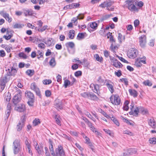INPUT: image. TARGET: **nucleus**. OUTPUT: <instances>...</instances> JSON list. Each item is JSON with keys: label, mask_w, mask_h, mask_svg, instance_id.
Segmentation results:
<instances>
[{"label": "nucleus", "mask_w": 156, "mask_h": 156, "mask_svg": "<svg viewBox=\"0 0 156 156\" xmlns=\"http://www.w3.org/2000/svg\"><path fill=\"white\" fill-rule=\"evenodd\" d=\"M110 100L111 103L114 105H122L120 98L117 94L112 95L110 98Z\"/></svg>", "instance_id": "nucleus-1"}, {"label": "nucleus", "mask_w": 156, "mask_h": 156, "mask_svg": "<svg viewBox=\"0 0 156 156\" xmlns=\"http://www.w3.org/2000/svg\"><path fill=\"white\" fill-rule=\"evenodd\" d=\"M52 156H65V152L63 147L61 144L59 145L58 147L55 149L54 154H53Z\"/></svg>", "instance_id": "nucleus-2"}, {"label": "nucleus", "mask_w": 156, "mask_h": 156, "mask_svg": "<svg viewBox=\"0 0 156 156\" xmlns=\"http://www.w3.org/2000/svg\"><path fill=\"white\" fill-rule=\"evenodd\" d=\"M138 53V51L136 49L132 48L128 51L127 55L129 58H134L137 56Z\"/></svg>", "instance_id": "nucleus-3"}, {"label": "nucleus", "mask_w": 156, "mask_h": 156, "mask_svg": "<svg viewBox=\"0 0 156 156\" xmlns=\"http://www.w3.org/2000/svg\"><path fill=\"white\" fill-rule=\"evenodd\" d=\"M13 152L14 154H17L20 150V142L18 140H16L13 143Z\"/></svg>", "instance_id": "nucleus-4"}, {"label": "nucleus", "mask_w": 156, "mask_h": 156, "mask_svg": "<svg viewBox=\"0 0 156 156\" xmlns=\"http://www.w3.org/2000/svg\"><path fill=\"white\" fill-rule=\"evenodd\" d=\"M30 88L35 92L37 95L41 98V95L39 88L37 87L35 83H32L30 85Z\"/></svg>", "instance_id": "nucleus-5"}, {"label": "nucleus", "mask_w": 156, "mask_h": 156, "mask_svg": "<svg viewBox=\"0 0 156 156\" xmlns=\"http://www.w3.org/2000/svg\"><path fill=\"white\" fill-rule=\"evenodd\" d=\"M139 40L140 46L142 48H144L146 43V36L144 35H142L139 37Z\"/></svg>", "instance_id": "nucleus-6"}, {"label": "nucleus", "mask_w": 156, "mask_h": 156, "mask_svg": "<svg viewBox=\"0 0 156 156\" xmlns=\"http://www.w3.org/2000/svg\"><path fill=\"white\" fill-rule=\"evenodd\" d=\"M25 120V116H22L21 118V121H19L17 126V129L18 131H20L24 127Z\"/></svg>", "instance_id": "nucleus-7"}, {"label": "nucleus", "mask_w": 156, "mask_h": 156, "mask_svg": "<svg viewBox=\"0 0 156 156\" xmlns=\"http://www.w3.org/2000/svg\"><path fill=\"white\" fill-rule=\"evenodd\" d=\"M21 99V95L20 92H18L14 97L13 102L15 105H16L19 102Z\"/></svg>", "instance_id": "nucleus-8"}, {"label": "nucleus", "mask_w": 156, "mask_h": 156, "mask_svg": "<svg viewBox=\"0 0 156 156\" xmlns=\"http://www.w3.org/2000/svg\"><path fill=\"white\" fill-rule=\"evenodd\" d=\"M7 82V77L6 76L3 77L0 79V87L1 91H2L4 89Z\"/></svg>", "instance_id": "nucleus-9"}, {"label": "nucleus", "mask_w": 156, "mask_h": 156, "mask_svg": "<svg viewBox=\"0 0 156 156\" xmlns=\"http://www.w3.org/2000/svg\"><path fill=\"white\" fill-rule=\"evenodd\" d=\"M0 14L8 22L10 23L12 21V18L10 17L8 13H7L4 11H1L0 12Z\"/></svg>", "instance_id": "nucleus-10"}, {"label": "nucleus", "mask_w": 156, "mask_h": 156, "mask_svg": "<svg viewBox=\"0 0 156 156\" xmlns=\"http://www.w3.org/2000/svg\"><path fill=\"white\" fill-rule=\"evenodd\" d=\"M25 96L28 100H34V96L30 91L27 90L25 92Z\"/></svg>", "instance_id": "nucleus-11"}, {"label": "nucleus", "mask_w": 156, "mask_h": 156, "mask_svg": "<svg viewBox=\"0 0 156 156\" xmlns=\"http://www.w3.org/2000/svg\"><path fill=\"white\" fill-rule=\"evenodd\" d=\"M113 4V2H111L105 1L102 3L100 5L99 7L102 8H105V7L107 8H108L110 7Z\"/></svg>", "instance_id": "nucleus-12"}, {"label": "nucleus", "mask_w": 156, "mask_h": 156, "mask_svg": "<svg viewBox=\"0 0 156 156\" xmlns=\"http://www.w3.org/2000/svg\"><path fill=\"white\" fill-rule=\"evenodd\" d=\"M10 71L7 72V76H14L17 72V69L12 66L10 67Z\"/></svg>", "instance_id": "nucleus-13"}, {"label": "nucleus", "mask_w": 156, "mask_h": 156, "mask_svg": "<svg viewBox=\"0 0 156 156\" xmlns=\"http://www.w3.org/2000/svg\"><path fill=\"white\" fill-rule=\"evenodd\" d=\"M148 123L152 128L156 129V122L153 118L151 117L148 119Z\"/></svg>", "instance_id": "nucleus-14"}, {"label": "nucleus", "mask_w": 156, "mask_h": 156, "mask_svg": "<svg viewBox=\"0 0 156 156\" xmlns=\"http://www.w3.org/2000/svg\"><path fill=\"white\" fill-rule=\"evenodd\" d=\"M55 107L58 109H61L62 108L63 105L61 101L57 100L55 101Z\"/></svg>", "instance_id": "nucleus-15"}, {"label": "nucleus", "mask_w": 156, "mask_h": 156, "mask_svg": "<svg viewBox=\"0 0 156 156\" xmlns=\"http://www.w3.org/2000/svg\"><path fill=\"white\" fill-rule=\"evenodd\" d=\"M15 108L19 112H23L25 109V106L24 104H20L16 106Z\"/></svg>", "instance_id": "nucleus-16"}, {"label": "nucleus", "mask_w": 156, "mask_h": 156, "mask_svg": "<svg viewBox=\"0 0 156 156\" xmlns=\"http://www.w3.org/2000/svg\"><path fill=\"white\" fill-rule=\"evenodd\" d=\"M130 106H131V108H130V109L131 111H133V116H137L138 115L139 112V109L138 107H136V109L134 110L133 108H134V105H131Z\"/></svg>", "instance_id": "nucleus-17"}, {"label": "nucleus", "mask_w": 156, "mask_h": 156, "mask_svg": "<svg viewBox=\"0 0 156 156\" xmlns=\"http://www.w3.org/2000/svg\"><path fill=\"white\" fill-rule=\"evenodd\" d=\"M112 65L117 68H122L123 66L117 60H115V61L113 63Z\"/></svg>", "instance_id": "nucleus-18"}, {"label": "nucleus", "mask_w": 156, "mask_h": 156, "mask_svg": "<svg viewBox=\"0 0 156 156\" xmlns=\"http://www.w3.org/2000/svg\"><path fill=\"white\" fill-rule=\"evenodd\" d=\"M129 92L130 94L133 96L134 98H136L137 96L138 93L137 91L135 90L129 89Z\"/></svg>", "instance_id": "nucleus-19"}, {"label": "nucleus", "mask_w": 156, "mask_h": 156, "mask_svg": "<svg viewBox=\"0 0 156 156\" xmlns=\"http://www.w3.org/2000/svg\"><path fill=\"white\" fill-rule=\"evenodd\" d=\"M106 85L111 93L112 94L113 93L114 91V90L113 88V85L110 83L108 82L106 83Z\"/></svg>", "instance_id": "nucleus-20"}, {"label": "nucleus", "mask_w": 156, "mask_h": 156, "mask_svg": "<svg viewBox=\"0 0 156 156\" xmlns=\"http://www.w3.org/2000/svg\"><path fill=\"white\" fill-rule=\"evenodd\" d=\"M89 99L92 100H97L98 98L93 93L90 92Z\"/></svg>", "instance_id": "nucleus-21"}, {"label": "nucleus", "mask_w": 156, "mask_h": 156, "mask_svg": "<svg viewBox=\"0 0 156 156\" xmlns=\"http://www.w3.org/2000/svg\"><path fill=\"white\" fill-rule=\"evenodd\" d=\"M88 25L91 28L94 29V30H96L98 25V24L97 23L95 22H93L91 23H89Z\"/></svg>", "instance_id": "nucleus-22"}, {"label": "nucleus", "mask_w": 156, "mask_h": 156, "mask_svg": "<svg viewBox=\"0 0 156 156\" xmlns=\"http://www.w3.org/2000/svg\"><path fill=\"white\" fill-rule=\"evenodd\" d=\"M128 152V154L130 155H132L133 154H136L137 153V151L134 148H129L127 150Z\"/></svg>", "instance_id": "nucleus-23"}, {"label": "nucleus", "mask_w": 156, "mask_h": 156, "mask_svg": "<svg viewBox=\"0 0 156 156\" xmlns=\"http://www.w3.org/2000/svg\"><path fill=\"white\" fill-rule=\"evenodd\" d=\"M5 100L7 101V103H9L11 98V94L9 93H8L6 94H5Z\"/></svg>", "instance_id": "nucleus-24"}, {"label": "nucleus", "mask_w": 156, "mask_h": 156, "mask_svg": "<svg viewBox=\"0 0 156 156\" xmlns=\"http://www.w3.org/2000/svg\"><path fill=\"white\" fill-rule=\"evenodd\" d=\"M129 10L131 12L133 11H138V9L136 7L134 4L128 7Z\"/></svg>", "instance_id": "nucleus-25"}, {"label": "nucleus", "mask_w": 156, "mask_h": 156, "mask_svg": "<svg viewBox=\"0 0 156 156\" xmlns=\"http://www.w3.org/2000/svg\"><path fill=\"white\" fill-rule=\"evenodd\" d=\"M75 31L74 30H70L69 33V37L70 39H73L74 37Z\"/></svg>", "instance_id": "nucleus-26"}, {"label": "nucleus", "mask_w": 156, "mask_h": 156, "mask_svg": "<svg viewBox=\"0 0 156 156\" xmlns=\"http://www.w3.org/2000/svg\"><path fill=\"white\" fill-rule=\"evenodd\" d=\"M52 38H49L48 39L47 41L46 42H44V43L47 45L48 46H50L52 45Z\"/></svg>", "instance_id": "nucleus-27"}, {"label": "nucleus", "mask_w": 156, "mask_h": 156, "mask_svg": "<svg viewBox=\"0 0 156 156\" xmlns=\"http://www.w3.org/2000/svg\"><path fill=\"white\" fill-rule=\"evenodd\" d=\"M66 46L67 47H69L71 48H73L74 47V44L72 42H68L66 44Z\"/></svg>", "instance_id": "nucleus-28"}, {"label": "nucleus", "mask_w": 156, "mask_h": 156, "mask_svg": "<svg viewBox=\"0 0 156 156\" xmlns=\"http://www.w3.org/2000/svg\"><path fill=\"white\" fill-rule=\"evenodd\" d=\"M24 25L23 24L16 23L13 25V28L14 29L21 28L24 27Z\"/></svg>", "instance_id": "nucleus-29"}, {"label": "nucleus", "mask_w": 156, "mask_h": 156, "mask_svg": "<svg viewBox=\"0 0 156 156\" xmlns=\"http://www.w3.org/2000/svg\"><path fill=\"white\" fill-rule=\"evenodd\" d=\"M143 84L145 86H147L149 87L151 86L152 85L151 82L149 80H147L144 81L143 82Z\"/></svg>", "instance_id": "nucleus-30"}, {"label": "nucleus", "mask_w": 156, "mask_h": 156, "mask_svg": "<svg viewBox=\"0 0 156 156\" xmlns=\"http://www.w3.org/2000/svg\"><path fill=\"white\" fill-rule=\"evenodd\" d=\"M94 86V92L96 93H97L98 95H99V94L98 92V90L99 89V86L98 84H93Z\"/></svg>", "instance_id": "nucleus-31"}, {"label": "nucleus", "mask_w": 156, "mask_h": 156, "mask_svg": "<svg viewBox=\"0 0 156 156\" xmlns=\"http://www.w3.org/2000/svg\"><path fill=\"white\" fill-rule=\"evenodd\" d=\"M40 121L39 119H35L33 122V125L35 126L40 123Z\"/></svg>", "instance_id": "nucleus-32"}, {"label": "nucleus", "mask_w": 156, "mask_h": 156, "mask_svg": "<svg viewBox=\"0 0 156 156\" xmlns=\"http://www.w3.org/2000/svg\"><path fill=\"white\" fill-rule=\"evenodd\" d=\"M94 57L95 58L96 60L100 62H101L103 60L102 58L101 57L100 58L99 55L98 54H96L94 55Z\"/></svg>", "instance_id": "nucleus-33"}, {"label": "nucleus", "mask_w": 156, "mask_h": 156, "mask_svg": "<svg viewBox=\"0 0 156 156\" xmlns=\"http://www.w3.org/2000/svg\"><path fill=\"white\" fill-rule=\"evenodd\" d=\"M149 141L151 144H156V137H153L150 138Z\"/></svg>", "instance_id": "nucleus-34"}, {"label": "nucleus", "mask_w": 156, "mask_h": 156, "mask_svg": "<svg viewBox=\"0 0 156 156\" xmlns=\"http://www.w3.org/2000/svg\"><path fill=\"white\" fill-rule=\"evenodd\" d=\"M50 65L52 67H54L55 65V62L54 58H52L49 62Z\"/></svg>", "instance_id": "nucleus-35"}, {"label": "nucleus", "mask_w": 156, "mask_h": 156, "mask_svg": "<svg viewBox=\"0 0 156 156\" xmlns=\"http://www.w3.org/2000/svg\"><path fill=\"white\" fill-rule=\"evenodd\" d=\"M43 83L44 85H48L51 83L52 82V81L50 79H45L43 81Z\"/></svg>", "instance_id": "nucleus-36"}, {"label": "nucleus", "mask_w": 156, "mask_h": 156, "mask_svg": "<svg viewBox=\"0 0 156 156\" xmlns=\"http://www.w3.org/2000/svg\"><path fill=\"white\" fill-rule=\"evenodd\" d=\"M90 94V92H83V93H82L81 94V95L84 98H89V94Z\"/></svg>", "instance_id": "nucleus-37"}, {"label": "nucleus", "mask_w": 156, "mask_h": 156, "mask_svg": "<svg viewBox=\"0 0 156 156\" xmlns=\"http://www.w3.org/2000/svg\"><path fill=\"white\" fill-rule=\"evenodd\" d=\"M97 81L100 83L101 85H103L104 83V80L102 78L101 76H99L97 80Z\"/></svg>", "instance_id": "nucleus-38"}, {"label": "nucleus", "mask_w": 156, "mask_h": 156, "mask_svg": "<svg viewBox=\"0 0 156 156\" xmlns=\"http://www.w3.org/2000/svg\"><path fill=\"white\" fill-rule=\"evenodd\" d=\"M48 27L47 25L44 26L41 28H37V30L39 32H42L44 31Z\"/></svg>", "instance_id": "nucleus-39"}, {"label": "nucleus", "mask_w": 156, "mask_h": 156, "mask_svg": "<svg viewBox=\"0 0 156 156\" xmlns=\"http://www.w3.org/2000/svg\"><path fill=\"white\" fill-rule=\"evenodd\" d=\"M19 56L20 58L23 59H26L28 57L26 54L22 52H21L19 54Z\"/></svg>", "instance_id": "nucleus-40"}, {"label": "nucleus", "mask_w": 156, "mask_h": 156, "mask_svg": "<svg viewBox=\"0 0 156 156\" xmlns=\"http://www.w3.org/2000/svg\"><path fill=\"white\" fill-rule=\"evenodd\" d=\"M134 1L133 0H128L126 1V4L128 5V7L133 4Z\"/></svg>", "instance_id": "nucleus-41"}, {"label": "nucleus", "mask_w": 156, "mask_h": 156, "mask_svg": "<svg viewBox=\"0 0 156 156\" xmlns=\"http://www.w3.org/2000/svg\"><path fill=\"white\" fill-rule=\"evenodd\" d=\"M34 70L31 69H28L26 71V73L29 76H32L33 75Z\"/></svg>", "instance_id": "nucleus-42"}, {"label": "nucleus", "mask_w": 156, "mask_h": 156, "mask_svg": "<svg viewBox=\"0 0 156 156\" xmlns=\"http://www.w3.org/2000/svg\"><path fill=\"white\" fill-rule=\"evenodd\" d=\"M71 82L68 80H66L64 82V86L65 88H66L67 86L71 84Z\"/></svg>", "instance_id": "nucleus-43"}, {"label": "nucleus", "mask_w": 156, "mask_h": 156, "mask_svg": "<svg viewBox=\"0 0 156 156\" xmlns=\"http://www.w3.org/2000/svg\"><path fill=\"white\" fill-rule=\"evenodd\" d=\"M111 119L112 121L117 126H119V123L118 121L114 117H112L111 118Z\"/></svg>", "instance_id": "nucleus-44"}, {"label": "nucleus", "mask_w": 156, "mask_h": 156, "mask_svg": "<svg viewBox=\"0 0 156 156\" xmlns=\"http://www.w3.org/2000/svg\"><path fill=\"white\" fill-rule=\"evenodd\" d=\"M77 37L79 40L83 39L84 37V34L83 33H79L77 35Z\"/></svg>", "instance_id": "nucleus-45"}, {"label": "nucleus", "mask_w": 156, "mask_h": 156, "mask_svg": "<svg viewBox=\"0 0 156 156\" xmlns=\"http://www.w3.org/2000/svg\"><path fill=\"white\" fill-rule=\"evenodd\" d=\"M100 112L106 118H110V116L108 115H107V114L104 111H103L102 109H101L100 110Z\"/></svg>", "instance_id": "nucleus-46"}, {"label": "nucleus", "mask_w": 156, "mask_h": 156, "mask_svg": "<svg viewBox=\"0 0 156 156\" xmlns=\"http://www.w3.org/2000/svg\"><path fill=\"white\" fill-rule=\"evenodd\" d=\"M103 130L106 133L109 134L111 136H113V134L112 133L111 131L107 129H104Z\"/></svg>", "instance_id": "nucleus-47"}, {"label": "nucleus", "mask_w": 156, "mask_h": 156, "mask_svg": "<svg viewBox=\"0 0 156 156\" xmlns=\"http://www.w3.org/2000/svg\"><path fill=\"white\" fill-rule=\"evenodd\" d=\"M120 80L121 82L124 83L126 85H128V82L126 78H122L120 79Z\"/></svg>", "instance_id": "nucleus-48"}, {"label": "nucleus", "mask_w": 156, "mask_h": 156, "mask_svg": "<svg viewBox=\"0 0 156 156\" xmlns=\"http://www.w3.org/2000/svg\"><path fill=\"white\" fill-rule=\"evenodd\" d=\"M35 148L36 150L37 151L38 153L39 154H42V151L40 149L39 147L37 144H36Z\"/></svg>", "instance_id": "nucleus-49"}, {"label": "nucleus", "mask_w": 156, "mask_h": 156, "mask_svg": "<svg viewBox=\"0 0 156 156\" xmlns=\"http://www.w3.org/2000/svg\"><path fill=\"white\" fill-rule=\"evenodd\" d=\"M49 149L51 153V155H52L53 154H54L55 151L53 148V145L49 146Z\"/></svg>", "instance_id": "nucleus-50"}, {"label": "nucleus", "mask_w": 156, "mask_h": 156, "mask_svg": "<svg viewBox=\"0 0 156 156\" xmlns=\"http://www.w3.org/2000/svg\"><path fill=\"white\" fill-rule=\"evenodd\" d=\"M142 65V64L139 61V59H137L135 62V65L137 67H140Z\"/></svg>", "instance_id": "nucleus-51"}, {"label": "nucleus", "mask_w": 156, "mask_h": 156, "mask_svg": "<svg viewBox=\"0 0 156 156\" xmlns=\"http://www.w3.org/2000/svg\"><path fill=\"white\" fill-rule=\"evenodd\" d=\"M115 74L117 76L119 77L122 75V72L120 70H118L117 72L115 71Z\"/></svg>", "instance_id": "nucleus-52"}, {"label": "nucleus", "mask_w": 156, "mask_h": 156, "mask_svg": "<svg viewBox=\"0 0 156 156\" xmlns=\"http://www.w3.org/2000/svg\"><path fill=\"white\" fill-rule=\"evenodd\" d=\"M78 20V18L76 17H74L71 20L72 23H73L75 25H77V20Z\"/></svg>", "instance_id": "nucleus-53"}, {"label": "nucleus", "mask_w": 156, "mask_h": 156, "mask_svg": "<svg viewBox=\"0 0 156 156\" xmlns=\"http://www.w3.org/2000/svg\"><path fill=\"white\" fill-rule=\"evenodd\" d=\"M73 8L72 4H69L66 5L64 7L63 9H72Z\"/></svg>", "instance_id": "nucleus-54"}, {"label": "nucleus", "mask_w": 156, "mask_h": 156, "mask_svg": "<svg viewBox=\"0 0 156 156\" xmlns=\"http://www.w3.org/2000/svg\"><path fill=\"white\" fill-rule=\"evenodd\" d=\"M123 121L130 125L133 126V122H131L129 121L126 119L124 118Z\"/></svg>", "instance_id": "nucleus-55"}, {"label": "nucleus", "mask_w": 156, "mask_h": 156, "mask_svg": "<svg viewBox=\"0 0 156 156\" xmlns=\"http://www.w3.org/2000/svg\"><path fill=\"white\" fill-rule=\"evenodd\" d=\"M12 36V35L9 34L7 35H4L3 36V38H5L6 40H9Z\"/></svg>", "instance_id": "nucleus-56"}, {"label": "nucleus", "mask_w": 156, "mask_h": 156, "mask_svg": "<svg viewBox=\"0 0 156 156\" xmlns=\"http://www.w3.org/2000/svg\"><path fill=\"white\" fill-rule=\"evenodd\" d=\"M82 73L80 71H78L75 72L74 75L76 77L81 76L82 75Z\"/></svg>", "instance_id": "nucleus-57"}, {"label": "nucleus", "mask_w": 156, "mask_h": 156, "mask_svg": "<svg viewBox=\"0 0 156 156\" xmlns=\"http://www.w3.org/2000/svg\"><path fill=\"white\" fill-rule=\"evenodd\" d=\"M11 113V110H7L5 112V117L7 119Z\"/></svg>", "instance_id": "nucleus-58"}, {"label": "nucleus", "mask_w": 156, "mask_h": 156, "mask_svg": "<svg viewBox=\"0 0 156 156\" xmlns=\"http://www.w3.org/2000/svg\"><path fill=\"white\" fill-rule=\"evenodd\" d=\"M27 26L29 28H30L32 29H35L36 30H37V27H35L34 25H32V24L30 23H28L27 24Z\"/></svg>", "instance_id": "nucleus-59"}, {"label": "nucleus", "mask_w": 156, "mask_h": 156, "mask_svg": "<svg viewBox=\"0 0 156 156\" xmlns=\"http://www.w3.org/2000/svg\"><path fill=\"white\" fill-rule=\"evenodd\" d=\"M117 57H118L119 59L121 61L124 62L126 63H128V62L124 59L123 58L121 57H119L118 55L117 56Z\"/></svg>", "instance_id": "nucleus-60"}, {"label": "nucleus", "mask_w": 156, "mask_h": 156, "mask_svg": "<svg viewBox=\"0 0 156 156\" xmlns=\"http://www.w3.org/2000/svg\"><path fill=\"white\" fill-rule=\"evenodd\" d=\"M51 92L49 90H47L45 91V96L47 97H50L51 95Z\"/></svg>", "instance_id": "nucleus-61"}, {"label": "nucleus", "mask_w": 156, "mask_h": 156, "mask_svg": "<svg viewBox=\"0 0 156 156\" xmlns=\"http://www.w3.org/2000/svg\"><path fill=\"white\" fill-rule=\"evenodd\" d=\"M38 46L39 48L41 49H44L45 48V46L44 44L43 43H41L38 44Z\"/></svg>", "instance_id": "nucleus-62"}, {"label": "nucleus", "mask_w": 156, "mask_h": 156, "mask_svg": "<svg viewBox=\"0 0 156 156\" xmlns=\"http://www.w3.org/2000/svg\"><path fill=\"white\" fill-rule=\"evenodd\" d=\"M84 14L80 13L79 14V15L77 16V17L78 18V19H83L84 17Z\"/></svg>", "instance_id": "nucleus-63"}, {"label": "nucleus", "mask_w": 156, "mask_h": 156, "mask_svg": "<svg viewBox=\"0 0 156 156\" xmlns=\"http://www.w3.org/2000/svg\"><path fill=\"white\" fill-rule=\"evenodd\" d=\"M5 55V51L3 50H0V56L2 57H4Z\"/></svg>", "instance_id": "nucleus-64"}]
</instances>
